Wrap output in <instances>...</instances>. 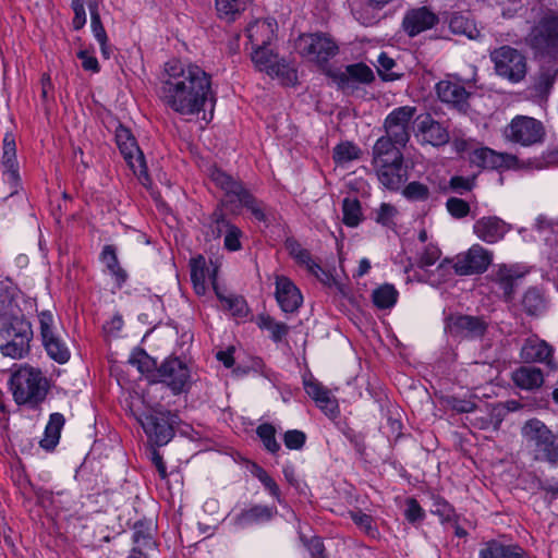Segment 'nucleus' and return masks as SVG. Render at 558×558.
Listing matches in <instances>:
<instances>
[{"label": "nucleus", "mask_w": 558, "mask_h": 558, "mask_svg": "<svg viewBox=\"0 0 558 558\" xmlns=\"http://www.w3.org/2000/svg\"><path fill=\"white\" fill-rule=\"evenodd\" d=\"M160 99L182 116L197 114L208 101L216 100L210 75L201 66L180 60L165 64L160 76Z\"/></svg>", "instance_id": "nucleus-1"}, {"label": "nucleus", "mask_w": 558, "mask_h": 558, "mask_svg": "<svg viewBox=\"0 0 558 558\" xmlns=\"http://www.w3.org/2000/svg\"><path fill=\"white\" fill-rule=\"evenodd\" d=\"M10 389L17 404L32 408L40 404L49 391V380L38 368L28 364L21 365L10 378Z\"/></svg>", "instance_id": "nucleus-2"}, {"label": "nucleus", "mask_w": 558, "mask_h": 558, "mask_svg": "<svg viewBox=\"0 0 558 558\" xmlns=\"http://www.w3.org/2000/svg\"><path fill=\"white\" fill-rule=\"evenodd\" d=\"M32 324L23 315L4 317L0 323V352L3 356L22 360L31 352Z\"/></svg>", "instance_id": "nucleus-3"}, {"label": "nucleus", "mask_w": 558, "mask_h": 558, "mask_svg": "<svg viewBox=\"0 0 558 558\" xmlns=\"http://www.w3.org/2000/svg\"><path fill=\"white\" fill-rule=\"evenodd\" d=\"M521 435L536 461L558 465V435L538 418L527 420Z\"/></svg>", "instance_id": "nucleus-4"}, {"label": "nucleus", "mask_w": 558, "mask_h": 558, "mask_svg": "<svg viewBox=\"0 0 558 558\" xmlns=\"http://www.w3.org/2000/svg\"><path fill=\"white\" fill-rule=\"evenodd\" d=\"M526 43L536 56H558V11L548 10L531 28Z\"/></svg>", "instance_id": "nucleus-5"}, {"label": "nucleus", "mask_w": 558, "mask_h": 558, "mask_svg": "<svg viewBox=\"0 0 558 558\" xmlns=\"http://www.w3.org/2000/svg\"><path fill=\"white\" fill-rule=\"evenodd\" d=\"M211 179L215 184L225 192L228 203H239L251 211L257 221H267V215L263 203L258 202L241 182L221 170H214Z\"/></svg>", "instance_id": "nucleus-6"}, {"label": "nucleus", "mask_w": 558, "mask_h": 558, "mask_svg": "<svg viewBox=\"0 0 558 558\" xmlns=\"http://www.w3.org/2000/svg\"><path fill=\"white\" fill-rule=\"evenodd\" d=\"M296 51L308 61L324 66L338 52L335 39L325 33L302 34L295 41Z\"/></svg>", "instance_id": "nucleus-7"}, {"label": "nucleus", "mask_w": 558, "mask_h": 558, "mask_svg": "<svg viewBox=\"0 0 558 558\" xmlns=\"http://www.w3.org/2000/svg\"><path fill=\"white\" fill-rule=\"evenodd\" d=\"M180 418L177 413L158 409L143 413L138 422L148 439L156 446L167 445L174 436V425Z\"/></svg>", "instance_id": "nucleus-8"}, {"label": "nucleus", "mask_w": 558, "mask_h": 558, "mask_svg": "<svg viewBox=\"0 0 558 558\" xmlns=\"http://www.w3.org/2000/svg\"><path fill=\"white\" fill-rule=\"evenodd\" d=\"M496 73L511 83L521 82L526 75V59L522 52L510 46L499 47L490 52Z\"/></svg>", "instance_id": "nucleus-9"}, {"label": "nucleus", "mask_w": 558, "mask_h": 558, "mask_svg": "<svg viewBox=\"0 0 558 558\" xmlns=\"http://www.w3.org/2000/svg\"><path fill=\"white\" fill-rule=\"evenodd\" d=\"M116 142L128 166L137 175L141 183L147 186L150 179L147 173L145 157L131 131L119 124L116 129Z\"/></svg>", "instance_id": "nucleus-10"}, {"label": "nucleus", "mask_w": 558, "mask_h": 558, "mask_svg": "<svg viewBox=\"0 0 558 558\" xmlns=\"http://www.w3.org/2000/svg\"><path fill=\"white\" fill-rule=\"evenodd\" d=\"M504 135L511 143L531 146L542 142L545 131L541 121L526 116H517L506 126Z\"/></svg>", "instance_id": "nucleus-11"}, {"label": "nucleus", "mask_w": 558, "mask_h": 558, "mask_svg": "<svg viewBox=\"0 0 558 558\" xmlns=\"http://www.w3.org/2000/svg\"><path fill=\"white\" fill-rule=\"evenodd\" d=\"M40 337L43 345L50 359L64 364L70 359V350L60 335L56 331L53 315L44 311L39 315Z\"/></svg>", "instance_id": "nucleus-12"}, {"label": "nucleus", "mask_w": 558, "mask_h": 558, "mask_svg": "<svg viewBox=\"0 0 558 558\" xmlns=\"http://www.w3.org/2000/svg\"><path fill=\"white\" fill-rule=\"evenodd\" d=\"M453 270L459 276L484 274L493 262V252L481 244H473L453 259Z\"/></svg>", "instance_id": "nucleus-13"}, {"label": "nucleus", "mask_w": 558, "mask_h": 558, "mask_svg": "<svg viewBox=\"0 0 558 558\" xmlns=\"http://www.w3.org/2000/svg\"><path fill=\"white\" fill-rule=\"evenodd\" d=\"M416 113V108L402 106L393 109L385 120L386 136L395 144L404 147L410 140V122Z\"/></svg>", "instance_id": "nucleus-14"}, {"label": "nucleus", "mask_w": 558, "mask_h": 558, "mask_svg": "<svg viewBox=\"0 0 558 558\" xmlns=\"http://www.w3.org/2000/svg\"><path fill=\"white\" fill-rule=\"evenodd\" d=\"M445 330L454 338L478 339L487 330V323L477 316L450 315L446 318Z\"/></svg>", "instance_id": "nucleus-15"}, {"label": "nucleus", "mask_w": 558, "mask_h": 558, "mask_svg": "<svg viewBox=\"0 0 558 558\" xmlns=\"http://www.w3.org/2000/svg\"><path fill=\"white\" fill-rule=\"evenodd\" d=\"M160 381L166 384L174 395L185 390L190 383V369L187 365L178 357L167 359L158 368Z\"/></svg>", "instance_id": "nucleus-16"}, {"label": "nucleus", "mask_w": 558, "mask_h": 558, "mask_svg": "<svg viewBox=\"0 0 558 558\" xmlns=\"http://www.w3.org/2000/svg\"><path fill=\"white\" fill-rule=\"evenodd\" d=\"M553 354V347L536 337L527 338L520 351V356L525 363H544L551 371H556L558 364Z\"/></svg>", "instance_id": "nucleus-17"}, {"label": "nucleus", "mask_w": 558, "mask_h": 558, "mask_svg": "<svg viewBox=\"0 0 558 558\" xmlns=\"http://www.w3.org/2000/svg\"><path fill=\"white\" fill-rule=\"evenodd\" d=\"M511 230V225L497 216L482 217L473 225L474 234L487 244L501 241Z\"/></svg>", "instance_id": "nucleus-18"}, {"label": "nucleus", "mask_w": 558, "mask_h": 558, "mask_svg": "<svg viewBox=\"0 0 558 558\" xmlns=\"http://www.w3.org/2000/svg\"><path fill=\"white\" fill-rule=\"evenodd\" d=\"M436 93L440 101L452 106L459 111L469 108L470 93L458 81L442 80L436 84Z\"/></svg>", "instance_id": "nucleus-19"}, {"label": "nucleus", "mask_w": 558, "mask_h": 558, "mask_svg": "<svg viewBox=\"0 0 558 558\" xmlns=\"http://www.w3.org/2000/svg\"><path fill=\"white\" fill-rule=\"evenodd\" d=\"M276 299L286 313L295 312L303 301L300 290L284 276L276 277Z\"/></svg>", "instance_id": "nucleus-20"}, {"label": "nucleus", "mask_w": 558, "mask_h": 558, "mask_svg": "<svg viewBox=\"0 0 558 558\" xmlns=\"http://www.w3.org/2000/svg\"><path fill=\"white\" fill-rule=\"evenodd\" d=\"M417 132L424 143L433 146H442L449 142V133L430 114H421L416 118Z\"/></svg>", "instance_id": "nucleus-21"}, {"label": "nucleus", "mask_w": 558, "mask_h": 558, "mask_svg": "<svg viewBox=\"0 0 558 558\" xmlns=\"http://www.w3.org/2000/svg\"><path fill=\"white\" fill-rule=\"evenodd\" d=\"M4 180L15 189L20 181L19 163L16 160L15 138L11 133H7L2 143V160Z\"/></svg>", "instance_id": "nucleus-22"}, {"label": "nucleus", "mask_w": 558, "mask_h": 558, "mask_svg": "<svg viewBox=\"0 0 558 558\" xmlns=\"http://www.w3.org/2000/svg\"><path fill=\"white\" fill-rule=\"evenodd\" d=\"M304 389L328 416L332 417L338 414L337 400L331 396L330 390L324 387L315 378H305Z\"/></svg>", "instance_id": "nucleus-23"}, {"label": "nucleus", "mask_w": 558, "mask_h": 558, "mask_svg": "<svg viewBox=\"0 0 558 558\" xmlns=\"http://www.w3.org/2000/svg\"><path fill=\"white\" fill-rule=\"evenodd\" d=\"M378 180L389 190H399L408 180V168L403 166V161L383 162L374 165Z\"/></svg>", "instance_id": "nucleus-24"}, {"label": "nucleus", "mask_w": 558, "mask_h": 558, "mask_svg": "<svg viewBox=\"0 0 558 558\" xmlns=\"http://www.w3.org/2000/svg\"><path fill=\"white\" fill-rule=\"evenodd\" d=\"M438 22V17L427 8L414 9L407 13L403 20V27L411 36L432 28Z\"/></svg>", "instance_id": "nucleus-25"}, {"label": "nucleus", "mask_w": 558, "mask_h": 558, "mask_svg": "<svg viewBox=\"0 0 558 558\" xmlns=\"http://www.w3.org/2000/svg\"><path fill=\"white\" fill-rule=\"evenodd\" d=\"M277 23L275 20H256L248 24L246 36L253 49L268 46L275 37Z\"/></svg>", "instance_id": "nucleus-26"}, {"label": "nucleus", "mask_w": 558, "mask_h": 558, "mask_svg": "<svg viewBox=\"0 0 558 558\" xmlns=\"http://www.w3.org/2000/svg\"><path fill=\"white\" fill-rule=\"evenodd\" d=\"M512 380L520 389L536 390L544 384V374L538 367L523 365L513 371Z\"/></svg>", "instance_id": "nucleus-27"}, {"label": "nucleus", "mask_w": 558, "mask_h": 558, "mask_svg": "<svg viewBox=\"0 0 558 558\" xmlns=\"http://www.w3.org/2000/svg\"><path fill=\"white\" fill-rule=\"evenodd\" d=\"M399 144L388 136L379 137L373 147V165L403 161Z\"/></svg>", "instance_id": "nucleus-28"}, {"label": "nucleus", "mask_w": 558, "mask_h": 558, "mask_svg": "<svg viewBox=\"0 0 558 558\" xmlns=\"http://www.w3.org/2000/svg\"><path fill=\"white\" fill-rule=\"evenodd\" d=\"M275 512V508L255 505L236 514L233 519V522L235 526L244 529L253 524H259L271 520Z\"/></svg>", "instance_id": "nucleus-29"}, {"label": "nucleus", "mask_w": 558, "mask_h": 558, "mask_svg": "<svg viewBox=\"0 0 558 558\" xmlns=\"http://www.w3.org/2000/svg\"><path fill=\"white\" fill-rule=\"evenodd\" d=\"M480 558H524V550L518 545L489 541L480 549Z\"/></svg>", "instance_id": "nucleus-30"}, {"label": "nucleus", "mask_w": 558, "mask_h": 558, "mask_svg": "<svg viewBox=\"0 0 558 558\" xmlns=\"http://www.w3.org/2000/svg\"><path fill=\"white\" fill-rule=\"evenodd\" d=\"M470 162L483 169H498L505 165L506 160L505 155L488 147H481L470 154Z\"/></svg>", "instance_id": "nucleus-31"}, {"label": "nucleus", "mask_w": 558, "mask_h": 558, "mask_svg": "<svg viewBox=\"0 0 558 558\" xmlns=\"http://www.w3.org/2000/svg\"><path fill=\"white\" fill-rule=\"evenodd\" d=\"M192 268H191V280L194 286V290L197 294L203 295L206 292V279L210 277L213 279V283H216V269L211 271L209 268L205 266V258L203 256H198L192 259Z\"/></svg>", "instance_id": "nucleus-32"}, {"label": "nucleus", "mask_w": 558, "mask_h": 558, "mask_svg": "<svg viewBox=\"0 0 558 558\" xmlns=\"http://www.w3.org/2000/svg\"><path fill=\"white\" fill-rule=\"evenodd\" d=\"M100 260L106 265L109 274L113 277L118 287H121L126 278V271L120 266L117 250L113 245H105L100 253Z\"/></svg>", "instance_id": "nucleus-33"}, {"label": "nucleus", "mask_w": 558, "mask_h": 558, "mask_svg": "<svg viewBox=\"0 0 558 558\" xmlns=\"http://www.w3.org/2000/svg\"><path fill=\"white\" fill-rule=\"evenodd\" d=\"M286 248L289 254L300 264L306 267V269L315 276H318V271H322L320 266L313 260L311 253L303 248L302 245L294 239H287Z\"/></svg>", "instance_id": "nucleus-34"}, {"label": "nucleus", "mask_w": 558, "mask_h": 558, "mask_svg": "<svg viewBox=\"0 0 558 558\" xmlns=\"http://www.w3.org/2000/svg\"><path fill=\"white\" fill-rule=\"evenodd\" d=\"M519 278H521V275L518 274L512 267L502 265L498 268L495 276V281L497 282L499 289L502 291L506 301H511L513 299L514 283Z\"/></svg>", "instance_id": "nucleus-35"}, {"label": "nucleus", "mask_w": 558, "mask_h": 558, "mask_svg": "<svg viewBox=\"0 0 558 558\" xmlns=\"http://www.w3.org/2000/svg\"><path fill=\"white\" fill-rule=\"evenodd\" d=\"M64 416L61 413H52L45 429V436L40 446L47 450L53 449L60 439L61 428L64 425Z\"/></svg>", "instance_id": "nucleus-36"}, {"label": "nucleus", "mask_w": 558, "mask_h": 558, "mask_svg": "<svg viewBox=\"0 0 558 558\" xmlns=\"http://www.w3.org/2000/svg\"><path fill=\"white\" fill-rule=\"evenodd\" d=\"M521 304L526 314L538 315L546 308V299L539 289L532 287L524 292Z\"/></svg>", "instance_id": "nucleus-37"}, {"label": "nucleus", "mask_w": 558, "mask_h": 558, "mask_svg": "<svg viewBox=\"0 0 558 558\" xmlns=\"http://www.w3.org/2000/svg\"><path fill=\"white\" fill-rule=\"evenodd\" d=\"M133 542L135 547L133 549H145L155 548L156 543L153 539L151 527L148 523L138 521L134 524Z\"/></svg>", "instance_id": "nucleus-38"}, {"label": "nucleus", "mask_w": 558, "mask_h": 558, "mask_svg": "<svg viewBox=\"0 0 558 558\" xmlns=\"http://www.w3.org/2000/svg\"><path fill=\"white\" fill-rule=\"evenodd\" d=\"M374 304L381 310L392 307L398 299V291L392 284H383L375 289L372 294Z\"/></svg>", "instance_id": "nucleus-39"}, {"label": "nucleus", "mask_w": 558, "mask_h": 558, "mask_svg": "<svg viewBox=\"0 0 558 558\" xmlns=\"http://www.w3.org/2000/svg\"><path fill=\"white\" fill-rule=\"evenodd\" d=\"M271 77H277L282 84H293L296 81V71L292 64L284 59L276 58L270 70L267 72Z\"/></svg>", "instance_id": "nucleus-40"}, {"label": "nucleus", "mask_w": 558, "mask_h": 558, "mask_svg": "<svg viewBox=\"0 0 558 558\" xmlns=\"http://www.w3.org/2000/svg\"><path fill=\"white\" fill-rule=\"evenodd\" d=\"M248 0H215L216 10L221 19L232 21L247 5Z\"/></svg>", "instance_id": "nucleus-41"}, {"label": "nucleus", "mask_w": 558, "mask_h": 558, "mask_svg": "<svg viewBox=\"0 0 558 558\" xmlns=\"http://www.w3.org/2000/svg\"><path fill=\"white\" fill-rule=\"evenodd\" d=\"M449 27L452 33L464 35L470 39H476L480 36V31L476 28L474 23L461 14H454L450 19Z\"/></svg>", "instance_id": "nucleus-42"}, {"label": "nucleus", "mask_w": 558, "mask_h": 558, "mask_svg": "<svg viewBox=\"0 0 558 558\" xmlns=\"http://www.w3.org/2000/svg\"><path fill=\"white\" fill-rule=\"evenodd\" d=\"M343 223L348 227H357L361 222L362 210L357 198L345 197L342 202Z\"/></svg>", "instance_id": "nucleus-43"}, {"label": "nucleus", "mask_w": 558, "mask_h": 558, "mask_svg": "<svg viewBox=\"0 0 558 558\" xmlns=\"http://www.w3.org/2000/svg\"><path fill=\"white\" fill-rule=\"evenodd\" d=\"M258 326L262 329L268 330L270 332V338L275 342H280L289 331L288 325L277 322L270 316H260Z\"/></svg>", "instance_id": "nucleus-44"}, {"label": "nucleus", "mask_w": 558, "mask_h": 558, "mask_svg": "<svg viewBox=\"0 0 558 558\" xmlns=\"http://www.w3.org/2000/svg\"><path fill=\"white\" fill-rule=\"evenodd\" d=\"M361 150L352 143L344 142L333 148V160L338 165H345L360 158Z\"/></svg>", "instance_id": "nucleus-45"}, {"label": "nucleus", "mask_w": 558, "mask_h": 558, "mask_svg": "<svg viewBox=\"0 0 558 558\" xmlns=\"http://www.w3.org/2000/svg\"><path fill=\"white\" fill-rule=\"evenodd\" d=\"M350 518L355 525L367 536L376 538L379 535V531L374 523L373 518L369 514L362 512L361 510L351 511Z\"/></svg>", "instance_id": "nucleus-46"}, {"label": "nucleus", "mask_w": 558, "mask_h": 558, "mask_svg": "<svg viewBox=\"0 0 558 558\" xmlns=\"http://www.w3.org/2000/svg\"><path fill=\"white\" fill-rule=\"evenodd\" d=\"M430 194L429 187L418 181L408 183L402 190V195L411 202H425Z\"/></svg>", "instance_id": "nucleus-47"}, {"label": "nucleus", "mask_w": 558, "mask_h": 558, "mask_svg": "<svg viewBox=\"0 0 558 558\" xmlns=\"http://www.w3.org/2000/svg\"><path fill=\"white\" fill-rule=\"evenodd\" d=\"M277 57L267 46L253 49L252 52V61L255 66L266 73L270 70Z\"/></svg>", "instance_id": "nucleus-48"}, {"label": "nucleus", "mask_w": 558, "mask_h": 558, "mask_svg": "<svg viewBox=\"0 0 558 558\" xmlns=\"http://www.w3.org/2000/svg\"><path fill=\"white\" fill-rule=\"evenodd\" d=\"M396 66V61L390 58L386 52H381L377 58V72L378 75L384 81H396L401 77V74H398L393 71V68Z\"/></svg>", "instance_id": "nucleus-49"}, {"label": "nucleus", "mask_w": 558, "mask_h": 558, "mask_svg": "<svg viewBox=\"0 0 558 558\" xmlns=\"http://www.w3.org/2000/svg\"><path fill=\"white\" fill-rule=\"evenodd\" d=\"M251 472L264 485L269 494L280 501V489L275 480L257 464H253Z\"/></svg>", "instance_id": "nucleus-50"}, {"label": "nucleus", "mask_w": 558, "mask_h": 558, "mask_svg": "<svg viewBox=\"0 0 558 558\" xmlns=\"http://www.w3.org/2000/svg\"><path fill=\"white\" fill-rule=\"evenodd\" d=\"M232 223L226 218V215L223 214L222 209L217 208L210 216V233L214 239H219L222 235L226 234L227 229Z\"/></svg>", "instance_id": "nucleus-51"}, {"label": "nucleus", "mask_w": 558, "mask_h": 558, "mask_svg": "<svg viewBox=\"0 0 558 558\" xmlns=\"http://www.w3.org/2000/svg\"><path fill=\"white\" fill-rule=\"evenodd\" d=\"M129 363L135 366L141 374H149L156 367L155 360L143 350L134 351L129 359Z\"/></svg>", "instance_id": "nucleus-52"}, {"label": "nucleus", "mask_w": 558, "mask_h": 558, "mask_svg": "<svg viewBox=\"0 0 558 558\" xmlns=\"http://www.w3.org/2000/svg\"><path fill=\"white\" fill-rule=\"evenodd\" d=\"M345 74L349 77L364 84H368L374 80V73L372 69L364 63H355L348 65L345 69Z\"/></svg>", "instance_id": "nucleus-53"}, {"label": "nucleus", "mask_w": 558, "mask_h": 558, "mask_svg": "<svg viewBox=\"0 0 558 558\" xmlns=\"http://www.w3.org/2000/svg\"><path fill=\"white\" fill-rule=\"evenodd\" d=\"M214 290H215L218 299L223 304L225 308L232 312L233 315H242L244 313L245 302L242 298L234 296V295H229V296L223 295L219 291V289L215 282H214Z\"/></svg>", "instance_id": "nucleus-54"}, {"label": "nucleus", "mask_w": 558, "mask_h": 558, "mask_svg": "<svg viewBox=\"0 0 558 558\" xmlns=\"http://www.w3.org/2000/svg\"><path fill=\"white\" fill-rule=\"evenodd\" d=\"M256 433L268 451L276 453L280 449V445L275 437L276 430L272 425L262 424L257 427Z\"/></svg>", "instance_id": "nucleus-55"}, {"label": "nucleus", "mask_w": 558, "mask_h": 558, "mask_svg": "<svg viewBox=\"0 0 558 558\" xmlns=\"http://www.w3.org/2000/svg\"><path fill=\"white\" fill-rule=\"evenodd\" d=\"M440 255L441 252L436 245L428 244L418 254L417 266L427 271L428 267L435 265V263L440 258Z\"/></svg>", "instance_id": "nucleus-56"}, {"label": "nucleus", "mask_w": 558, "mask_h": 558, "mask_svg": "<svg viewBox=\"0 0 558 558\" xmlns=\"http://www.w3.org/2000/svg\"><path fill=\"white\" fill-rule=\"evenodd\" d=\"M476 178L453 175L449 180V189L457 194L463 195L475 187Z\"/></svg>", "instance_id": "nucleus-57"}, {"label": "nucleus", "mask_w": 558, "mask_h": 558, "mask_svg": "<svg viewBox=\"0 0 558 558\" xmlns=\"http://www.w3.org/2000/svg\"><path fill=\"white\" fill-rule=\"evenodd\" d=\"M90 11V27L94 34V37L99 44H104V41H108L107 33L105 27L102 26L100 15L97 10V4H89Z\"/></svg>", "instance_id": "nucleus-58"}, {"label": "nucleus", "mask_w": 558, "mask_h": 558, "mask_svg": "<svg viewBox=\"0 0 558 558\" xmlns=\"http://www.w3.org/2000/svg\"><path fill=\"white\" fill-rule=\"evenodd\" d=\"M243 233L242 231L235 226L231 225L228 229L226 234L223 235V246L228 251L236 252L241 250V238Z\"/></svg>", "instance_id": "nucleus-59"}, {"label": "nucleus", "mask_w": 558, "mask_h": 558, "mask_svg": "<svg viewBox=\"0 0 558 558\" xmlns=\"http://www.w3.org/2000/svg\"><path fill=\"white\" fill-rule=\"evenodd\" d=\"M446 208L449 214L457 219L464 218L470 213L469 203L458 197L448 198L446 202Z\"/></svg>", "instance_id": "nucleus-60"}, {"label": "nucleus", "mask_w": 558, "mask_h": 558, "mask_svg": "<svg viewBox=\"0 0 558 558\" xmlns=\"http://www.w3.org/2000/svg\"><path fill=\"white\" fill-rule=\"evenodd\" d=\"M397 215L395 206L383 203L380 207L375 211V220L377 223L383 226H390L393 222V218Z\"/></svg>", "instance_id": "nucleus-61"}, {"label": "nucleus", "mask_w": 558, "mask_h": 558, "mask_svg": "<svg viewBox=\"0 0 558 558\" xmlns=\"http://www.w3.org/2000/svg\"><path fill=\"white\" fill-rule=\"evenodd\" d=\"M305 439H306L305 434L298 429L288 430L284 434V438H283L284 445L289 449H293V450L301 449L305 442Z\"/></svg>", "instance_id": "nucleus-62"}, {"label": "nucleus", "mask_w": 558, "mask_h": 558, "mask_svg": "<svg viewBox=\"0 0 558 558\" xmlns=\"http://www.w3.org/2000/svg\"><path fill=\"white\" fill-rule=\"evenodd\" d=\"M452 265L448 259L442 260L439 263V265L436 267L435 272L428 276V281L432 284H438L447 279V277L450 275Z\"/></svg>", "instance_id": "nucleus-63"}, {"label": "nucleus", "mask_w": 558, "mask_h": 558, "mask_svg": "<svg viewBox=\"0 0 558 558\" xmlns=\"http://www.w3.org/2000/svg\"><path fill=\"white\" fill-rule=\"evenodd\" d=\"M432 512L437 514L442 521H449L454 514L452 507L444 499H435Z\"/></svg>", "instance_id": "nucleus-64"}]
</instances>
